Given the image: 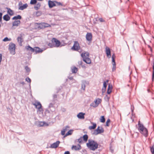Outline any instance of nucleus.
Masks as SVG:
<instances>
[{
    "label": "nucleus",
    "mask_w": 154,
    "mask_h": 154,
    "mask_svg": "<svg viewBox=\"0 0 154 154\" xmlns=\"http://www.w3.org/2000/svg\"><path fill=\"white\" fill-rule=\"evenodd\" d=\"M80 53H81V56L83 58V60L87 64H90L91 63V60L89 58V53L87 52H83V50L80 47L78 48V50H76Z\"/></svg>",
    "instance_id": "1"
},
{
    "label": "nucleus",
    "mask_w": 154,
    "mask_h": 154,
    "mask_svg": "<svg viewBox=\"0 0 154 154\" xmlns=\"http://www.w3.org/2000/svg\"><path fill=\"white\" fill-rule=\"evenodd\" d=\"M86 146L90 150L94 151L98 148V144L96 141L92 139H89L88 142L86 143Z\"/></svg>",
    "instance_id": "2"
},
{
    "label": "nucleus",
    "mask_w": 154,
    "mask_h": 154,
    "mask_svg": "<svg viewBox=\"0 0 154 154\" xmlns=\"http://www.w3.org/2000/svg\"><path fill=\"white\" fill-rule=\"evenodd\" d=\"M138 129L139 132L144 137H147L148 136V133L147 128L144 127L143 124L140 123V121L138 122Z\"/></svg>",
    "instance_id": "3"
},
{
    "label": "nucleus",
    "mask_w": 154,
    "mask_h": 154,
    "mask_svg": "<svg viewBox=\"0 0 154 154\" xmlns=\"http://www.w3.org/2000/svg\"><path fill=\"white\" fill-rule=\"evenodd\" d=\"M25 49L27 51H28L30 53H32V52H34L35 54H36L38 53H42L43 51V50L40 48L38 47H35L33 48L31 47L29 45L26 46Z\"/></svg>",
    "instance_id": "4"
},
{
    "label": "nucleus",
    "mask_w": 154,
    "mask_h": 154,
    "mask_svg": "<svg viewBox=\"0 0 154 154\" xmlns=\"http://www.w3.org/2000/svg\"><path fill=\"white\" fill-rule=\"evenodd\" d=\"M104 132V130L103 128L102 127H100H100L98 126L97 128L94 130L93 131L92 133V134L93 135H97V134L103 133Z\"/></svg>",
    "instance_id": "5"
},
{
    "label": "nucleus",
    "mask_w": 154,
    "mask_h": 154,
    "mask_svg": "<svg viewBox=\"0 0 154 154\" xmlns=\"http://www.w3.org/2000/svg\"><path fill=\"white\" fill-rule=\"evenodd\" d=\"M9 49L10 53L13 55L15 54V44L11 43L9 45Z\"/></svg>",
    "instance_id": "6"
},
{
    "label": "nucleus",
    "mask_w": 154,
    "mask_h": 154,
    "mask_svg": "<svg viewBox=\"0 0 154 154\" xmlns=\"http://www.w3.org/2000/svg\"><path fill=\"white\" fill-rule=\"evenodd\" d=\"M55 110V108L53 106V104L51 103L48 106V109H46L45 111L46 112L50 113L54 112Z\"/></svg>",
    "instance_id": "7"
},
{
    "label": "nucleus",
    "mask_w": 154,
    "mask_h": 154,
    "mask_svg": "<svg viewBox=\"0 0 154 154\" xmlns=\"http://www.w3.org/2000/svg\"><path fill=\"white\" fill-rule=\"evenodd\" d=\"M101 100L100 99H98V100H96L94 102L92 103L90 106L94 107H96L97 106L99 103L101 102Z\"/></svg>",
    "instance_id": "8"
},
{
    "label": "nucleus",
    "mask_w": 154,
    "mask_h": 154,
    "mask_svg": "<svg viewBox=\"0 0 154 154\" xmlns=\"http://www.w3.org/2000/svg\"><path fill=\"white\" fill-rule=\"evenodd\" d=\"M80 47L78 42L77 41H75L74 42V45L72 47L71 49L74 51H75L76 50H78V48H79Z\"/></svg>",
    "instance_id": "9"
},
{
    "label": "nucleus",
    "mask_w": 154,
    "mask_h": 154,
    "mask_svg": "<svg viewBox=\"0 0 154 154\" xmlns=\"http://www.w3.org/2000/svg\"><path fill=\"white\" fill-rule=\"evenodd\" d=\"M52 41L54 42L55 47H59L60 44V42L56 38H53L52 39Z\"/></svg>",
    "instance_id": "10"
},
{
    "label": "nucleus",
    "mask_w": 154,
    "mask_h": 154,
    "mask_svg": "<svg viewBox=\"0 0 154 154\" xmlns=\"http://www.w3.org/2000/svg\"><path fill=\"white\" fill-rule=\"evenodd\" d=\"M32 104L35 106L37 109H38L40 111H41V109H42V105L38 101H35V103H32Z\"/></svg>",
    "instance_id": "11"
},
{
    "label": "nucleus",
    "mask_w": 154,
    "mask_h": 154,
    "mask_svg": "<svg viewBox=\"0 0 154 154\" xmlns=\"http://www.w3.org/2000/svg\"><path fill=\"white\" fill-rule=\"evenodd\" d=\"M17 40L20 46H22V42L23 41L22 34H20V36L17 37Z\"/></svg>",
    "instance_id": "12"
},
{
    "label": "nucleus",
    "mask_w": 154,
    "mask_h": 154,
    "mask_svg": "<svg viewBox=\"0 0 154 154\" xmlns=\"http://www.w3.org/2000/svg\"><path fill=\"white\" fill-rule=\"evenodd\" d=\"M22 2L19 3V4L18 9L20 10H23L24 9L28 7V5L26 3L22 5Z\"/></svg>",
    "instance_id": "13"
},
{
    "label": "nucleus",
    "mask_w": 154,
    "mask_h": 154,
    "mask_svg": "<svg viewBox=\"0 0 154 154\" xmlns=\"http://www.w3.org/2000/svg\"><path fill=\"white\" fill-rule=\"evenodd\" d=\"M92 34L91 33H87L86 35V38L87 40L89 43H91L92 40Z\"/></svg>",
    "instance_id": "14"
},
{
    "label": "nucleus",
    "mask_w": 154,
    "mask_h": 154,
    "mask_svg": "<svg viewBox=\"0 0 154 154\" xmlns=\"http://www.w3.org/2000/svg\"><path fill=\"white\" fill-rule=\"evenodd\" d=\"M81 148L82 147L81 145L79 144H78L77 146L73 145L72 147V149L74 150L75 151L79 150H80Z\"/></svg>",
    "instance_id": "15"
},
{
    "label": "nucleus",
    "mask_w": 154,
    "mask_h": 154,
    "mask_svg": "<svg viewBox=\"0 0 154 154\" xmlns=\"http://www.w3.org/2000/svg\"><path fill=\"white\" fill-rule=\"evenodd\" d=\"M106 52L107 57L109 58H110L111 57V51L110 49L107 47H106Z\"/></svg>",
    "instance_id": "16"
},
{
    "label": "nucleus",
    "mask_w": 154,
    "mask_h": 154,
    "mask_svg": "<svg viewBox=\"0 0 154 154\" xmlns=\"http://www.w3.org/2000/svg\"><path fill=\"white\" fill-rule=\"evenodd\" d=\"M60 142L59 141H57L51 145L50 147L51 148H55L59 146Z\"/></svg>",
    "instance_id": "17"
},
{
    "label": "nucleus",
    "mask_w": 154,
    "mask_h": 154,
    "mask_svg": "<svg viewBox=\"0 0 154 154\" xmlns=\"http://www.w3.org/2000/svg\"><path fill=\"white\" fill-rule=\"evenodd\" d=\"M85 113L82 112L79 113L77 115V117L79 119H84L85 118Z\"/></svg>",
    "instance_id": "18"
},
{
    "label": "nucleus",
    "mask_w": 154,
    "mask_h": 154,
    "mask_svg": "<svg viewBox=\"0 0 154 154\" xmlns=\"http://www.w3.org/2000/svg\"><path fill=\"white\" fill-rule=\"evenodd\" d=\"M87 84V82L85 80H83L82 81L81 89L84 91L85 90V86Z\"/></svg>",
    "instance_id": "19"
},
{
    "label": "nucleus",
    "mask_w": 154,
    "mask_h": 154,
    "mask_svg": "<svg viewBox=\"0 0 154 154\" xmlns=\"http://www.w3.org/2000/svg\"><path fill=\"white\" fill-rule=\"evenodd\" d=\"M48 5L49 8H52L54 6H55L56 4L54 2L49 0L48 1Z\"/></svg>",
    "instance_id": "20"
},
{
    "label": "nucleus",
    "mask_w": 154,
    "mask_h": 154,
    "mask_svg": "<svg viewBox=\"0 0 154 154\" xmlns=\"http://www.w3.org/2000/svg\"><path fill=\"white\" fill-rule=\"evenodd\" d=\"M20 23V21L19 20H15L12 23L13 26H18Z\"/></svg>",
    "instance_id": "21"
},
{
    "label": "nucleus",
    "mask_w": 154,
    "mask_h": 154,
    "mask_svg": "<svg viewBox=\"0 0 154 154\" xmlns=\"http://www.w3.org/2000/svg\"><path fill=\"white\" fill-rule=\"evenodd\" d=\"M41 25L42 26V28L50 27L51 26L50 25L45 23H41Z\"/></svg>",
    "instance_id": "22"
},
{
    "label": "nucleus",
    "mask_w": 154,
    "mask_h": 154,
    "mask_svg": "<svg viewBox=\"0 0 154 154\" xmlns=\"http://www.w3.org/2000/svg\"><path fill=\"white\" fill-rule=\"evenodd\" d=\"M39 126L40 127L48 126V124L44 122H39Z\"/></svg>",
    "instance_id": "23"
},
{
    "label": "nucleus",
    "mask_w": 154,
    "mask_h": 154,
    "mask_svg": "<svg viewBox=\"0 0 154 154\" xmlns=\"http://www.w3.org/2000/svg\"><path fill=\"white\" fill-rule=\"evenodd\" d=\"M3 19L4 20L6 21H8L10 20V17L8 14H7L4 16L3 17Z\"/></svg>",
    "instance_id": "24"
},
{
    "label": "nucleus",
    "mask_w": 154,
    "mask_h": 154,
    "mask_svg": "<svg viewBox=\"0 0 154 154\" xmlns=\"http://www.w3.org/2000/svg\"><path fill=\"white\" fill-rule=\"evenodd\" d=\"M91 123L93 124L92 126H90L89 127V129L90 130L94 129L96 127L97 125L95 123L93 122H91Z\"/></svg>",
    "instance_id": "25"
},
{
    "label": "nucleus",
    "mask_w": 154,
    "mask_h": 154,
    "mask_svg": "<svg viewBox=\"0 0 154 154\" xmlns=\"http://www.w3.org/2000/svg\"><path fill=\"white\" fill-rule=\"evenodd\" d=\"M41 6V4L40 3H38L36 4V5L34 6L35 9L36 10H38L40 8Z\"/></svg>",
    "instance_id": "26"
},
{
    "label": "nucleus",
    "mask_w": 154,
    "mask_h": 154,
    "mask_svg": "<svg viewBox=\"0 0 154 154\" xmlns=\"http://www.w3.org/2000/svg\"><path fill=\"white\" fill-rule=\"evenodd\" d=\"M73 130H70L64 136V137H65L68 135H71L72 134Z\"/></svg>",
    "instance_id": "27"
},
{
    "label": "nucleus",
    "mask_w": 154,
    "mask_h": 154,
    "mask_svg": "<svg viewBox=\"0 0 154 154\" xmlns=\"http://www.w3.org/2000/svg\"><path fill=\"white\" fill-rule=\"evenodd\" d=\"M21 17L20 15H18L17 16H14L12 18V20H18V19H21Z\"/></svg>",
    "instance_id": "28"
},
{
    "label": "nucleus",
    "mask_w": 154,
    "mask_h": 154,
    "mask_svg": "<svg viewBox=\"0 0 154 154\" xmlns=\"http://www.w3.org/2000/svg\"><path fill=\"white\" fill-rule=\"evenodd\" d=\"M8 9V13L9 14L11 15H12L13 14V12L10 8H7Z\"/></svg>",
    "instance_id": "29"
},
{
    "label": "nucleus",
    "mask_w": 154,
    "mask_h": 154,
    "mask_svg": "<svg viewBox=\"0 0 154 154\" xmlns=\"http://www.w3.org/2000/svg\"><path fill=\"white\" fill-rule=\"evenodd\" d=\"M83 138V140L85 142H86L88 138V136L87 134H85L82 137V138Z\"/></svg>",
    "instance_id": "30"
},
{
    "label": "nucleus",
    "mask_w": 154,
    "mask_h": 154,
    "mask_svg": "<svg viewBox=\"0 0 154 154\" xmlns=\"http://www.w3.org/2000/svg\"><path fill=\"white\" fill-rule=\"evenodd\" d=\"M72 73H76L77 71V68L75 66L72 68Z\"/></svg>",
    "instance_id": "31"
},
{
    "label": "nucleus",
    "mask_w": 154,
    "mask_h": 154,
    "mask_svg": "<svg viewBox=\"0 0 154 154\" xmlns=\"http://www.w3.org/2000/svg\"><path fill=\"white\" fill-rule=\"evenodd\" d=\"M48 46L51 48L55 47L54 44L53 42H52V40L51 42L49 43Z\"/></svg>",
    "instance_id": "32"
},
{
    "label": "nucleus",
    "mask_w": 154,
    "mask_h": 154,
    "mask_svg": "<svg viewBox=\"0 0 154 154\" xmlns=\"http://www.w3.org/2000/svg\"><path fill=\"white\" fill-rule=\"evenodd\" d=\"M78 63L79 65L81 66L82 68H85V65H82L83 62L82 60L79 61Z\"/></svg>",
    "instance_id": "33"
},
{
    "label": "nucleus",
    "mask_w": 154,
    "mask_h": 154,
    "mask_svg": "<svg viewBox=\"0 0 154 154\" xmlns=\"http://www.w3.org/2000/svg\"><path fill=\"white\" fill-rule=\"evenodd\" d=\"M100 122H101L104 123L105 122V119L104 116H101L100 119Z\"/></svg>",
    "instance_id": "34"
},
{
    "label": "nucleus",
    "mask_w": 154,
    "mask_h": 154,
    "mask_svg": "<svg viewBox=\"0 0 154 154\" xmlns=\"http://www.w3.org/2000/svg\"><path fill=\"white\" fill-rule=\"evenodd\" d=\"M153 71L152 73V80H153L154 78V60L153 63V65L152 66Z\"/></svg>",
    "instance_id": "35"
},
{
    "label": "nucleus",
    "mask_w": 154,
    "mask_h": 154,
    "mask_svg": "<svg viewBox=\"0 0 154 154\" xmlns=\"http://www.w3.org/2000/svg\"><path fill=\"white\" fill-rule=\"evenodd\" d=\"M150 151L152 154H154V145L150 147Z\"/></svg>",
    "instance_id": "36"
},
{
    "label": "nucleus",
    "mask_w": 154,
    "mask_h": 154,
    "mask_svg": "<svg viewBox=\"0 0 154 154\" xmlns=\"http://www.w3.org/2000/svg\"><path fill=\"white\" fill-rule=\"evenodd\" d=\"M109 81V80H107L105 82L104 81L103 82V87L105 88H106V86H107V84L106 83L108 82Z\"/></svg>",
    "instance_id": "37"
},
{
    "label": "nucleus",
    "mask_w": 154,
    "mask_h": 154,
    "mask_svg": "<svg viewBox=\"0 0 154 154\" xmlns=\"http://www.w3.org/2000/svg\"><path fill=\"white\" fill-rule=\"evenodd\" d=\"M55 3L57 5V6L61 5V6H64L63 4L60 2H58L57 1H55Z\"/></svg>",
    "instance_id": "38"
},
{
    "label": "nucleus",
    "mask_w": 154,
    "mask_h": 154,
    "mask_svg": "<svg viewBox=\"0 0 154 154\" xmlns=\"http://www.w3.org/2000/svg\"><path fill=\"white\" fill-rule=\"evenodd\" d=\"M36 0H31L30 2V4L32 5H34L36 4Z\"/></svg>",
    "instance_id": "39"
},
{
    "label": "nucleus",
    "mask_w": 154,
    "mask_h": 154,
    "mask_svg": "<svg viewBox=\"0 0 154 154\" xmlns=\"http://www.w3.org/2000/svg\"><path fill=\"white\" fill-rule=\"evenodd\" d=\"M69 128L70 127L68 125H67L63 129L65 130V131L66 132L67 130H68Z\"/></svg>",
    "instance_id": "40"
},
{
    "label": "nucleus",
    "mask_w": 154,
    "mask_h": 154,
    "mask_svg": "<svg viewBox=\"0 0 154 154\" xmlns=\"http://www.w3.org/2000/svg\"><path fill=\"white\" fill-rule=\"evenodd\" d=\"M112 71H114L116 70V64H112Z\"/></svg>",
    "instance_id": "41"
},
{
    "label": "nucleus",
    "mask_w": 154,
    "mask_h": 154,
    "mask_svg": "<svg viewBox=\"0 0 154 154\" xmlns=\"http://www.w3.org/2000/svg\"><path fill=\"white\" fill-rule=\"evenodd\" d=\"M11 40L10 38H8V37H6L3 40V41L4 42H7L8 41H10Z\"/></svg>",
    "instance_id": "42"
},
{
    "label": "nucleus",
    "mask_w": 154,
    "mask_h": 154,
    "mask_svg": "<svg viewBox=\"0 0 154 154\" xmlns=\"http://www.w3.org/2000/svg\"><path fill=\"white\" fill-rule=\"evenodd\" d=\"M110 119H108L107 120L106 123V126H109V123L110 122Z\"/></svg>",
    "instance_id": "43"
},
{
    "label": "nucleus",
    "mask_w": 154,
    "mask_h": 154,
    "mask_svg": "<svg viewBox=\"0 0 154 154\" xmlns=\"http://www.w3.org/2000/svg\"><path fill=\"white\" fill-rule=\"evenodd\" d=\"M25 69L27 72H29L30 71V68L27 66H26L25 67Z\"/></svg>",
    "instance_id": "44"
},
{
    "label": "nucleus",
    "mask_w": 154,
    "mask_h": 154,
    "mask_svg": "<svg viewBox=\"0 0 154 154\" xmlns=\"http://www.w3.org/2000/svg\"><path fill=\"white\" fill-rule=\"evenodd\" d=\"M109 97L106 95L105 96V99L107 101H109Z\"/></svg>",
    "instance_id": "45"
},
{
    "label": "nucleus",
    "mask_w": 154,
    "mask_h": 154,
    "mask_svg": "<svg viewBox=\"0 0 154 154\" xmlns=\"http://www.w3.org/2000/svg\"><path fill=\"white\" fill-rule=\"evenodd\" d=\"M26 81L30 83L31 82V79L28 77H26Z\"/></svg>",
    "instance_id": "46"
},
{
    "label": "nucleus",
    "mask_w": 154,
    "mask_h": 154,
    "mask_svg": "<svg viewBox=\"0 0 154 154\" xmlns=\"http://www.w3.org/2000/svg\"><path fill=\"white\" fill-rule=\"evenodd\" d=\"M77 141L79 143H81L82 141V137H81L79 138L77 140Z\"/></svg>",
    "instance_id": "47"
},
{
    "label": "nucleus",
    "mask_w": 154,
    "mask_h": 154,
    "mask_svg": "<svg viewBox=\"0 0 154 154\" xmlns=\"http://www.w3.org/2000/svg\"><path fill=\"white\" fill-rule=\"evenodd\" d=\"M66 132L65 130H64V129H63L61 131V134L62 135H65V132Z\"/></svg>",
    "instance_id": "48"
},
{
    "label": "nucleus",
    "mask_w": 154,
    "mask_h": 154,
    "mask_svg": "<svg viewBox=\"0 0 154 154\" xmlns=\"http://www.w3.org/2000/svg\"><path fill=\"white\" fill-rule=\"evenodd\" d=\"M112 86L109 84V85L107 90H112Z\"/></svg>",
    "instance_id": "49"
},
{
    "label": "nucleus",
    "mask_w": 154,
    "mask_h": 154,
    "mask_svg": "<svg viewBox=\"0 0 154 154\" xmlns=\"http://www.w3.org/2000/svg\"><path fill=\"white\" fill-rule=\"evenodd\" d=\"M106 88H102V93H104L105 92Z\"/></svg>",
    "instance_id": "50"
},
{
    "label": "nucleus",
    "mask_w": 154,
    "mask_h": 154,
    "mask_svg": "<svg viewBox=\"0 0 154 154\" xmlns=\"http://www.w3.org/2000/svg\"><path fill=\"white\" fill-rule=\"evenodd\" d=\"M112 90H107V93L108 94H109L112 92Z\"/></svg>",
    "instance_id": "51"
},
{
    "label": "nucleus",
    "mask_w": 154,
    "mask_h": 154,
    "mask_svg": "<svg viewBox=\"0 0 154 154\" xmlns=\"http://www.w3.org/2000/svg\"><path fill=\"white\" fill-rule=\"evenodd\" d=\"M112 64H114L115 63V64H116V63L115 61V59L114 58H112Z\"/></svg>",
    "instance_id": "52"
},
{
    "label": "nucleus",
    "mask_w": 154,
    "mask_h": 154,
    "mask_svg": "<svg viewBox=\"0 0 154 154\" xmlns=\"http://www.w3.org/2000/svg\"><path fill=\"white\" fill-rule=\"evenodd\" d=\"M99 20L101 22H105V20H104L102 18H100L99 19Z\"/></svg>",
    "instance_id": "53"
},
{
    "label": "nucleus",
    "mask_w": 154,
    "mask_h": 154,
    "mask_svg": "<svg viewBox=\"0 0 154 154\" xmlns=\"http://www.w3.org/2000/svg\"><path fill=\"white\" fill-rule=\"evenodd\" d=\"M53 99H56L57 97V96L56 94H54L53 96Z\"/></svg>",
    "instance_id": "54"
},
{
    "label": "nucleus",
    "mask_w": 154,
    "mask_h": 154,
    "mask_svg": "<svg viewBox=\"0 0 154 154\" xmlns=\"http://www.w3.org/2000/svg\"><path fill=\"white\" fill-rule=\"evenodd\" d=\"M64 154H70V152L69 151H65Z\"/></svg>",
    "instance_id": "55"
},
{
    "label": "nucleus",
    "mask_w": 154,
    "mask_h": 154,
    "mask_svg": "<svg viewBox=\"0 0 154 154\" xmlns=\"http://www.w3.org/2000/svg\"><path fill=\"white\" fill-rule=\"evenodd\" d=\"M115 57H116V56H115V54H113V55H112V58H113L115 59Z\"/></svg>",
    "instance_id": "56"
},
{
    "label": "nucleus",
    "mask_w": 154,
    "mask_h": 154,
    "mask_svg": "<svg viewBox=\"0 0 154 154\" xmlns=\"http://www.w3.org/2000/svg\"><path fill=\"white\" fill-rule=\"evenodd\" d=\"M68 79L70 80L73 79V77L72 76L68 77Z\"/></svg>",
    "instance_id": "57"
},
{
    "label": "nucleus",
    "mask_w": 154,
    "mask_h": 154,
    "mask_svg": "<svg viewBox=\"0 0 154 154\" xmlns=\"http://www.w3.org/2000/svg\"><path fill=\"white\" fill-rule=\"evenodd\" d=\"M2 13H1V12H0V17H1L2 18Z\"/></svg>",
    "instance_id": "58"
},
{
    "label": "nucleus",
    "mask_w": 154,
    "mask_h": 154,
    "mask_svg": "<svg viewBox=\"0 0 154 154\" xmlns=\"http://www.w3.org/2000/svg\"><path fill=\"white\" fill-rule=\"evenodd\" d=\"M22 85H24L25 84V82H22L20 83Z\"/></svg>",
    "instance_id": "59"
},
{
    "label": "nucleus",
    "mask_w": 154,
    "mask_h": 154,
    "mask_svg": "<svg viewBox=\"0 0 154 154\" xmlns=\"http://www.w3.org/2000/svg\"><path fill=\"white\" fill-rule=\"evenodd\" d=\"M131 111H132V112H133V109H132V107H131Z\"/></svg>",
    "instance_id": "60"
},
{
    "label": "nucleus",
    "mask_w": 154,
    "mask_h": 154,
    "mask_svg": "<svg viewBox=\"0 0 154 154\" xmlns=\"http://www.w3.org/2000/svg\"><path fill=\"white\" fill-rule=\"evenodd\" d=\"M2 18L1 17H0V22H1L2 21Z\"/></svg>",
    "instance_id": "61"
},
{
    "label": "nucleus",
    "mask_w": 154,
    "mask_h": 154,
    "mask_svg": "<svg viewBox=\"0 0 154 154\" xmlns=\"http://www.w3.org/2000/svg\"><path fill=\"white\" fill-rule=\"evenodd\" d=\"M148 47H149V48L150 49H151V47H150V46H149V45H148Z\"/></svg>",
    "instance_id": "62"
},
{
    "label": "nucleus",
    "mask_w": 154,
    "mask_h": 154,
    "mask_svg": "<svg viewBox=\"0 0 154 154\" xmlns=\"http://www.w3.org/2000/svg\"><path fill=\"white\" fill-rule=\"evenodd\" d=\"M150 49V51H152V48H151V49Z\"/></svg>",
    "instance_id": "63"
},
{
    "label": "nucleus",
    "mask_w": 154,
    "mask_h": 154,
    "mask_svg": "<svg viewBox=\"0 0 154 154\" xmlns=\"http://www.w3.org/2000/svg\"><path fill=\"white\" fill-rule=\"evenodd\" d=\"M111 151H113V150H112V149H111Z\"/></svg>",
    "instance_id": "64"
}]
</instances>
